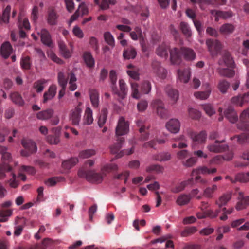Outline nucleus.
I'll return each instance as SVG.
<instances>
[{"label":"nucleus","instance_id":"nucleus-1","mask_svg":"<svg viewBox=\"0 0 249 249\" xmlns=\"http://www.w3.org/2000/svg\"><path fill=\"white\" fill-rule=\"evenodd\" d=\"M129 130V124L125 121L124 117L120 118L116 128V136L117 142L110 146V152L112 154H116V158H120L124 155H130L134 152V147L130 149H124L120 151L124 142V139L120 136L126 134Z\"/></svg>","mask_w":249,"mask_h":249},{"label":"nucleus","instance_id":"nucleus-2","mask_svg":"<svg viewBox=\"0 0 249 249\" xmlns=\"http://www.w3.org/2000/svg\"><path fill=\"white\" fill-rule=\"evenodd\" d=\"M78 176L80 178H84L89 182L92 183H100L104 178V175L102 174L95 172L93 170H85L80 169L78 172Z\"/></svg>","mask_w":249,"mask_h":249},{"label":"nucleus","instance_id":"nucleus-3","mask_svg":"<svg viewBox=\"0 0 249 249\" xmlns=\"http://www.w3.org/2000/svg\"><path fill=\"white\" fill-rule=\"evenodd\" d=\"M208 49L213 57H216L221 52L222 45L217 39H208L206 41Z\"/></svg>","mask_w":249,"mask_h":249},{"label":"nucleus","instance_id":"nucleus-4","mask_svg":"<svg viewBox=\"0 0 249 249\" xmlns=\"http://www.w3.org/2000/svg\"><path fill=\"white\" fill-rule=\"evenodd\" d=\"M22 146L24 149L20 152L22 156L28 157L31 154L36 151L37 147L36 143L31 140L23 139L21 142Z\"/></svg>","mask_w":249,"mask_h":249},{"label":"nucleus","instance_id":"nucleus-5","mask_svg":"<svg viewBox=\"0 0 249 249\" xmlns=\"http://www.w3.org/2000/svg\"><path fill=\"white\" fill-rule=\"evenodd\" d=\"M225 142V139L220 141L216 140L214 142L209 143L207 146V148L211 152L221 153L224 152L227 150L229 147L227 144L223 143Z\"/></svg>","mask_w":249,"mask_h":249},{"label":"nucleus","instance_id":"nucleus-6","mask_svg":"<svg viewBox=\"0 0 249 249\" xmlns=\"http://www.w3.org/2000/svg\"><path fill=\"white\" fill-rule=\"evenodd\" d=\"M119 89H118L116 85H111L113 93L117 95L121 99L125 98L128 92L127 85L123 79H120L119 81Z\"/></svg>","mask_w":249,"mask_h":249},{"label":"nucleus","instance_id":"nucleus-7","mask_svg":"<svg viewBox=\"0 0 249 249\" xmlns=\"http://www.w3.org/2000/svg\"><path fill=\"white\" fill-rule=\"evenodd\" d=\"M81 105L82 103L79 102L74 108L70 111L69 118L73 125H78L81 120L82 112V108L81 107Z\"/></svg>","mask_w":249,"mask_h":249},{"label":"nucleus","instance_id":"nucleus-8","mask_svg":"<svg viewBox=\"0 0 249 249\" xmlns=\"http://www.w3.org/2000/svg\"><path fill=\"white\" fill-rule=\"evenodd\" d=\"M249 108L244 110L240 116V122L237 124L239 129L249 131Z\"/></svg>","mask_w":249,"mask_h":249},{"label":"nucleus","instance_id":"nucleus-9","mask_svg":"<svg viewBox=\"0 0 249 249\" xmlns=\"http://www.w3.org/2000/svg\"><path fill=\"white\" fill-rule=\"evenodd\" d=\"M188 134L193 142V147L195 148V143H203L206 142L207 133L205 131H202L198 133L193 131L188 132Z\"/></svg>","mask_w":249,"mask_h":249},{"label":"nucleus","instance_id":"nucleus-10","mask_svg":"<svg viewBox=\"0 0 249 249\" xmlns=\"http://www.w3.org/2000/svg\"><path fill=\"white\" fill-rule=\"evenodd\" d=\"M136 124L138 127H139V132L141 134L140 138V140L142 141L147 140L149 135L147 131L149 128V124H147L145 121L142 120H138Z\"/></svg>","mask_w":249,"mask_h":249},{"label":"nucleus","instance_id":"nucleus-11","mask_svg":"<svg viewBox=\"0 0 249 249\" xmlns=\"http://www.w3.org/2000/svg\"><path fill=\"white\" fill-rule=\"evenodd\" d=\"M59 15L55 10L52 7L48 8L46 15L47 23L50 26H55L57 24Z\"/></svg>","mask_w":249,"mask_h":249},{"label":"nucleus","instance_id":"nucleus-12","mask_svg":"<svg viewBox=\"0 0 249 249\" xmlns=\"http://www.w3.org/2000/svg\"><path fill=\"white\" fill-rule=\"evenodd\" d=\"M152 67L154 72L160 78L164 79L166 77L167 71L166 69L161 67L160 62L157 61H153Z\"/></svg>","mask_w":249,"mask_h":249},{"label":"nucleus","instance_id":"nucleus-13","mask_svg":"<svg viewBox=\"0 0 249 249\" xmlns=\"http://www.w3.org/2000/svg\"><path fill=\"white\" fill-rule=\"evenodd\" d=\"M38 35L40 36L41 41L43 44L50 47L53 46L51 35L46 29H42L40 32L38 33Z\"/></svg>","mask_w":249,"mask_h":249},{"label":"nucleus","instance_id":"nucleus-14","mask_svg":"<svg viewBox=\"0 0 249 249\" xmlns=\"http://www.w3.org/2000/svg\"><path fill=\"white\" fill-rule=\"evenodd\" d=\"M166 127L171 133H177L180 129V122L177 119H171L166 124Z\"/></svg>","mask_w":249,"mask_h":249},{"label":"nucleus","instance_id":"nucleus-15","mask_svg":"<svg viewBox=\"0 0 249 249\" xmlns=\"http://www.w3.org/2000/svg\"><path fill=\"white\" fill-rule=\"evenodd\" d=\"M171 62L174 64H179L181 60V49L174 48L170 51Z\"/></svg>","mask_w":249,"mask_h":249},{"label":"nucleus","instance_id":"nucleus-16","mask_svg":"<svg viewBox=\"0 0 249 249\" xmlns=\"http://www.w3.org/2000/svg\"><path fill=\"white\" fill-rule=\"evenodd\" d=\"M57 87L55 85H51L47 91L44 92L43 95V103H45L47 101L52 100L56 93Z\"/></svg>","mask_w":249,"mask_h":249},{"label":"nucleus","instance_id":"nucleus-17","mask_svg":"<svg viewBox=\"0 0 249 249\" xmlns=\"http://www.w3.org/2000/svg\"><path fill=\"white\" fill-rule=\"evenodd\" d=\"M225 117L231 123H234L238 120V115L232 107H229L224 111Z\"/></svg>","mask_w":249,"mask_h":249},{"label":"nucleus","instance_id":"nucleus-18","mask_svg":"<svg viewBox=\"0 0 249 249\" xmlns=\"http://www.w3.org/2000/svg\"><path fill=\"white\" fill-rule=\"evenodd\" d=\"M222 63H224L226 66L229 67H232L234 65L233 59L230 53L228 51L224 52L222 55V60L218 61L219 65H222Z\"/></svg>","mask_w":249,"mask_h":249},{"label":"nucleus","instance_id":"nucleus-19","mask_svg":"<svg viewBox=\"0 0 249 249\" xmlns=\"http://www.w3.org/2000/svg\"><path fill=\"white\" fill-rule=\"evenodd\" d=\"M90 100L92 107L98 108L99 104V92L95 89H90L89 91Z\"/></svg>","mask_w":249,"mask_h":249},{"label":"nucleus","instance_id":"nucleus-20","mask_svg":"<svg viewBox=\"0 0 249 249\" xmlns=\"http://www.w3.org/2000/svg\"><path fill=\"white\" fill-rule=\"evenodd\" d=\"M249 93H245L242 95L235 96L231 99V102L240 107H242L245 103L249 101Z\"/></svg>","mask_w":249,"mask_h":249},{"label":"nucleus","instance_id":"nucleus-21","mask_svg":"<svg viewBox=\"0 0 249 249\" xmlns=\"http://www.w3.org/2000/svg\"><path fill=\"white\" fill-rule=\"evenodd\" d=\"M52 243V241L51 239L46 238L42 240L41 244H36L29 248L20 247L18 249H46V247L51 244Z\"/></svg>","mask_w":249,"mask_h":249},{"label":"nucleus","instance_id":"nucleus-22","mask_svg":"<svg viewBox=\"0 0 249 249\" xmlns=\"http://www.w3.org/2000/svg\"><path fill=\"white\" fill-rule=\"evenodd\" d=\"M238 199L239 201L237 203L236 206L237 210H242L249 205V196L244 197L243 193H239Z\"/></svg>","mask_w":249,"mask_h":249},{"label":"nucleus","instance_id":"nucleus-23","mask_svg":"<svg viewBox=\"0 0 249 249\" xmlns=\"http://www.w3.org/2000/svg\"><path fill=\"white\" fill-rule=\"evenodd\" d=\"M165 90L169 98L173 102V103H175L178 99L179 94L178 91L173 89L170 86H167L165 88Z\"/></svg>","mask_w":249,"mask_h":249},{"label":"nucleus","instance_id":"nucleus-24","mask_svg":"<svg viewBox=\"0 0 249 249\" xmlns=\"http://www.w3.org/2000/svg\"><path fill=\"white\" fill-rule=\"evenodd\" d=\"M12 52V47L9 42L3 43L0 48V53L2 56L6 59L9 57Z\"/></svg>","mask_w":249,"mask_h":249},{"label":"nucleus","instance_id":"nucleus-25","mask_svg":"<svg viewBox=\"0 0 249 249\" xmlns=\"http://www.w3.org/2000/svg\"><path fill=\"white\" fill-rule=\"evenodd\" d=\"M178 79L183 83H187L190 77V69L187 68L183 70H178Z\"/></svg>","mask_w":249,"mask_h":249},{"label":"nucleus","instance_id":"nucleus-26","mask_svg":"<svg viewBox=\"0 0 249 249\" xmlns=\"http://www.w3.org/2000/svg\"><path fill=\"white\" fill-rule=\"evenodd\" d=\"M10 98L13 103L18 106H23L25 104L21 95L18 92L15 91L11 93Z\"/></svg>","mask_w":249,"mask_h":249},{"label":"nucleus","instance_id":"nucleus-27","mask_svg":"<svg viewBox=\"0 0 249 249\" xmlns=\"http://www.w3.org/2000/svg\"><path fill=\"white\" fill-rule=\"evenodd\" d=\"M54 113V111L51 108L40 111L37 113L36 117L39 120H46L51 119Z\"/></svg>","mask_w":249,"mask_h":249},{"label":"nucleus","instance_id":"nucleus-28","mask_svg":"<svg viewBox=\"0 0 249 249\" xmlns=\"http://www.w3.org/2000/svg\"><path fill=\"white\" fill-rule=\"evenodd\" d=\"M169 50V46L163 43L158 47L156 52L158 55L166 58L168 56Z\"/></svg>","mask_w":249,"mask_h":249},{"label":"nucleus","instance_id":"nucleus-29","mask_svg":"<svg viewBox=\"0 0 249 249\" xmlns=\"http://www.w3.org/2000/svg\"><path fill=\"white\" fill-rule=\"evenodd\" d=\"M181 52L182 55L187 60H194L196 57V53L194 51L188 48H181Z\"/></svg>","mask_w":249,"mask_h":249},{"label":"nucleus","instance_id":"nucleus-30","mask_svg":"<svg viewBox=\"0 0 249 249\" xmlns=\"http://www.w3.org/2000/svg\"><path fill=\"white\" fill-rule=\"evenodd\" d=\"M235 30V27L233 25L230 23H225L223 24L219 28L220 33L224 35H227L232 34Z\"/></svg>","mask_w":249,"mask_h":249},{"label":"nucleus","instance_id":"nucleus-31","mask_svg":"<svg viewBox=\"0 0 249 249\" xmlns=\"http://www.w3.org/2000/svg\"><path fill=\"white\" fill-rule=\"evenodd\" d=\"M193 183V177L188 179L187 180L183 181L178 184L176 188L172 190L174 193H178L182 191L187 186L189 185H192Z\"/></svg>","mask_w":249,"mask_h":249},{"label":"nucleus","instance_id":"nucleus-32","mask_svg":"<svg viewBox=\"0 0 249 249\" xmlns=\"http://www.w3.org/2000/svg\"><path fill=\"white\" fill-rule=\"evenodd\" d=\"M179 28L183 35L186 37L188 38L192 36V30L188 23L182 21L180 23Z\"/></svg>","mask_w":249,"mask_h":249},{"label":"nucleus","instance_id":"nucleus-33","mask_svg":"<svg viewBox=\"0 0 249 249\" xmlns=\"http://www.w3.org/2000/svg\"><path fill=\"white\" fill-rule=\"evenodd\" d=\"M211 92V89L209 85H207V88L204 91H197L194 94L195 97L198 99L205 100L207 99Z\"/></svg>","mask_w":249,"mask_h":249},{"label":"nucleus","instance_id":"nucleus-34","mask_svg":"<svg viewBox=\"0 0 249 249\" xmlns=\"http://www.w3.org/2000/svg\"><path fill=\"white\" fill-rule=\"evenodd\" d=\"M58 46L61 54L65 58H70L71 56V53L67 48V46L63 41H58Z\"/></svg>","mask_w":249,"mask_h":249},{"label":"nucleus","instance_id":"nucleus-35","mask_svg":"<svg viewBox=\"0 0 249 249\" xmlns=\"http://www.w3.org/2000/svg\"><path fill=\"white\" fill-rule=\"evenodd\" d=\"M118 170V165L115 163H109L104 165L101 168L102 174L106 176L107 174Z\"/></svg>","mask_w":249,"mask_h":249},{"label":"nucleus","instance_id":"nucleus-36","mask_svg":"<svg viewBox=\"0 0 249 249\" xmlns=\"http://www.w3.org/2000/svg\"><path fill=\"white\" fill-rule=\"evenodd\" d=\"M171 158V154L168 152H161L153 156V159L154 160L160 162L168 161Z\"/></svg>","mask_w":249,"mask_h":249},{"label":"nucleus","instance_id":"nucleus-37","mask_svg":"<svg viewBox=\"0 0 249 249\" xmlns=\"http://www.w3.org/2000/svg\"><path fill=\"white\" fill-rule=\"evenodd\" d=\"M84 124L89 125L93 123L92 111L90 108L87 107L84 114Z\"/></svg>","mask_w":249,"mask_h":249},{"label":"nucleus","instance_id":"nucleus-38","mask_svg":"<svg viewBox=\"0 0 249 249\" xmlns=\"http://www.w3.org/2000/svg\"><path fill=\"white\" fill-rule=\"evenodd\" d=\"M70 77H66L64 72L60 71L58 73L57 80L59 85L61 88H66L68 83V79Z\"/></svg>","mask_w":249,"mask_h":249},{"label":"nucleus","instance_id":"nucleus-39","mask_svg":"<svg viewBox=\"0 0 249 249\" xmlns=\"http://www.w3.org/2000/svg\"><path fill=\"white\" fill-rule=\"evenodd\" d=\"M137 54L136 50L134 48H128L125 49L123 52V56L125 59H134Z\"/></svg>","mask_w":249,"mask_h":249},{"label":"nucleus","instance_id":"nucleus-40","mask_svg":"<svg viewBox=\"0 0 249 249\" xmlns=\"http://www.w3.org/2000/svg\"><path fill=\"white\" fill-rule=\"evenodd\" d=\"M78 162V160L76 158H72L68 160H65L62 162V166L63 168L69 170L74 166Z\"/></svg>","mask_w":249,"mask_h":249},{"label":"nucleus","instance_id":"nucleus-41","mask_svg":"<svg viewBox=\"0 0 249 249\" xmlns=\"http://www.w3.org/2000/svg\"><path fill=\"white\" fill-rule=\"evenodd\" d=\"M68 77H70V80L69 81V89L71 91H74L76 89L77 87V85L75 83V82L77 80L76 76L73 72L71 71L68 73Z\"/></svg>","mask_w":249,"mask_h":249},{"label":"nucleus","instance_id":"nucleus-42","mask_svg":"<svg viewBox=\"0 0 249 249\" xmlns=\"http://www.w3.org/2000/svg\"><path fill=\"white\" fill-rule=\"evenodd\" d=\"M83 58L86 64L88 67L92 68L94 67L95 61L90 53H85L83 55Z\"/></svg>","mask_w":249,"mask_h":249},{"label":"nucleus","instance_id":"nucleus-43","mask_svg":"<svg viewBox=\"0 0 249 249\" xmlns=\"http://www.w3.org/2000/svg\"><path fill=\"white\" fill-rule=\"evenodd\" d=\"M191 199L190 196L186 194H181L178 197L176 202L179 206L188 204Z\"/></svg>","mask_w":249,"mask_h":249},{"label":"nucleus","instance_id":"nucleus-44","mask_svg":"<svg viewBox=\"0 0 249 249\" xmlns=\"http://www.w3.org/2000/svg\"><path fill=\"white\" fill-rule=\"evenodd\" d=\"M231 198V194H224L216 201V204L218 206L219 208H221L223 206L225 205Z\"/></svg>","mask_w":249,"mask_h":249},{"label":"nucleus","instance_id":"nucleus-45","mask_svg":"<svg viewBox=\"0 0 249 249\" xmlns=\"http://www.w3.org/2000/svg\"><path fill=\"white\" fill-rule=\"evenodd\" d=\"M218 73L223 76L232 77L234 75V71L227 68H219L217 70Z\"/></svg>","mask_w":249,"mask_h":249},{"label":"nucleus","instance_id":"nucleus-46","mask_svg":"<svg viewBox=\"0 0 249 249\" xmlns=\"http://www.w3.org/2000/svg\"><path fill=\"white\" fill-rule=\"evenodd\" d=\"M231 140L237 139V142L240 144H243L249 142V134L248 133H243L240 135L231 137Z\"/></svg>","mask_w":249,"mask_h":249},{"label":"nucleus","instance_id":"nucleus-47","mask_svg":"<svg viewBox=\"0 0 249 249\" xmlns=\"http://www.w3.org/2000/svg\"><path fill=\"white\" fill-rule=\"evenodd\" d=\"M46 83L45 79H40L36 81L33 84V88L38 92H41L44 89V85Z\"/></svg>","mask_w":249,"mask_h":249},{"label":"nucleus","instance_id":"nucleus-48","mask_svg":"<svg viewBox=\"0 0 249 249\" xmlns=\"http://www.w3.org/2000/svg\"><path fill=\"white\" fill-rule=\"evenodd\" d=\"M96 154V151L94 149H89L82 150L80 152L79 157L82 159L89 158Z\"/></svg>","mask_w":249,"mask_h":249},{"label":"nucleus","instance_id":"nucleus-49","mask_svg":"<svg viewBox=\"0 0 249 249\" xmlns=\"http://www.w3.org/2000/svg\"><path fill=\"white\" fill-rule=\"evenodd\" d=\"M107 116V108H103L101 110V114L98 119V125L102 127L105 124Z\"/></svg>","mask_w":249,"mask_h":249},{"label":"nucleus","instance_id":"nucleus-50","mask_svg":"<svg viewBox=\"0 0 249 249\" xmlns=\"http://www.w3.org/2000/svg\"><path fill=\"white\" fill-rule=\"evenodd\" d=\"M130 85L132 97L135 99H139L140 97V94L138 90V84L136 82L131 81Z\"/></svg>","mask_w":249,"mask_h":249},{"label":"nucleus","instance_id":"nucleus-51","mask_svg":"<svg viewBox=\"0 0 249 249\" xmlns=\"http://www.w3.org/2000/svg\"><path fill=\"white\" fill-rule=\"evenodd\" d=\"M12 213V210L10 209L0 210V222H5L8 220V217L10 216Z\"/></svg>","mask_w":249,"mask_h":249},{"label":"nucleus","instance_id":"nucleus-52","mask_svg":"<svg viewBox=\"0 0 249 249\" xmlns=\"http://www.w3.org/2000/svg\"><path fill=\"white\" fill-rule=\"evenodd\" d=\"M233 14L232 11H217L216 12V18H215L216 20H218L217 18H221L224 19H227L228 18H230L233 16Z\"/></svg>","mask_w":249,"mask_h":249},{"label":"nucleus","instance_id":"nucleus-53","mask_svg":"<svg viewBox=\"0 0 249 249\" xmlns=\"http://www.w3.org/2000/svg\"><path fill=\"white\" fill-rule=\"evenodd\" d=\"M230 84L226 80H220L217 85V88L220 92L222 93H225L228 88H229Z\"/></svg>","mask_w":249,"mask_h":249},{"label":"nucleus","instance_id":"nucleus-54","mask_svg":"<svg viewBox=\"0 0 249 249\" xmlns=\"http://www.w3.org/2000/svg\"><path fill=\"white\" fill-rule=\"evenodd\" d=\"M104 37L106 43L113 47L115 46V40L113 36L109 32H106L104 34Z\"/></svg>","mask_w":249,"mask_h":249},{"label":"nucleus","instance_id":"nucleus-55","mask_svg":"<svg viewBox=\"0 0 249 249\" xmlns=\"http://www.w3.org/2000/svg\"><path fill=\"white\" fill-rule=\"evenodd\" d=\"M20 65L21 68L23 69H30L31 66V63L30 57L25 56L22 57L20 61Z\"/></svg>","mask_w":249,"mask_h":249},{"label":"nucleus","instance_id":"nucleus-56","mask_svg":"<svg viewBox=\"0 0 249 249\" xmlns=\"http://www.w3.org/2000/svg\"><path fill=\"white\" fill-rule=\"evenodd\" d=\"M12 168L8 164L0 165V179H2L5 177L6 172H10L12 171Z\"/></svg>","mask_w":249,"mask_h":249},{"label":"nucleus","instance_id":"nucleus-57","mask_svg":"<svg viewBox=\"0 0 249 249\" xmlns=\"http://www.w3.org/2000/svg\"><path fill=\"white\" fill-rule=\"evenodd\" d=\"M235 179L236 181H238L243 183L249 181V172L237 174L235 176Z\"/></svg>","mask_w":249,"mask_h":249},{"label":"nucleus","instance_id":"nucleus-58","mask_svg":"<svg viewBox=\"0 0 249 249\" xmlns=\"http://www.w3.org/2000/svg\"><path fill=\"white\" fill-rule=\"evenodd\" d=\"M3 152H1V154L2 155V160L3 162L2 164H8L9 165V163L10 162L11 160V154L7 151V149L4 147V150H3Z\"/></svg>","mask_w":249,"mask_h":249},{"label":"nucleus","instance_id":"nucleus-59","mask_svg":"<svg viewBox=\"0 0 249 249\" xmlns=\"http://www.w3.org/2000/svg\"><path fill=\"white\" fill-rule=\"evenodd\" d=\"M141 90L144 94H148L151 90V84L148 80L144 81L141 85Z\"/></svg>","mask_w":249,"mask_h":249},{"label":"nucleus","instance_id":"nucleus-60","mask_svg":"<svg viewBox=\"0 0 249 249\" xmlns=\"http://www.w3.org/2000/svg\"><path fill=\"white\" fill-rule=\"evenodd\" d=\"M174 140L177 142H178V147L179 148H186L187 146L186 143V139L183 135H181L179 137H177L174 139Z\"/></svg>","mask_w":249,"mask_h":249},{"label":"nucleus","instance_id":"nucleus-61","mask_svg":"<svg viewBox=\"0 0 249 249\" xmlns=\"http://www.w3.org/2000/svg\"><path fill=\"white\" fill-rule=\"evenodd\" d=\"M197 231V229L196 227H187L185 229L181 232V235L183 237L188 236L192 234L195 233Z\"/></svg>","mask_w":249,"mask_h":249},{"label":"nucleus","instance_id":"nucleus-62","mask_svg":"<svg viewBox=\"0 0 249 249\" xmlns=\"http://www.w3.org/2000/svg\"><path fill=\"white\" fill-rule=\"evenodd\" d=\"M194 26L196 28V31L198 33L199 35H200L202 34V32L204 31V24L203 22L197 19H196V20H194V21H193Z\"/></svg>","mask_w":249,"mask_h":249},{"label":"nucleus","instance_id":"nucleus-63","mask_svg":"<svg viewBox=\"0 0 249 249\" xmlns=\"http://www.w3.org/2000/svg\"><path fill=\"white\" fill-rule=\"evenodd\" d=\"M217 187L216 185H213L212 187H207L203 192V196L207 198H212L213 194L216 190Z\"/></svg>","mask_w":249,"mask_h":249},{"label":"nucleus","instance_id":"nucleus-64","mask_svg":"<svg viewBox=\"0 0 249 249\" xmlns=\"http://www.w3.org/2000/svg\"><path fill=\"white\" fill-rule=\"evenodd\" d=\"M163 170V167L158 164H153L146 168L147 172L154 171L157 173H162Z\"/></svg>","mask_w":249,"mask_h":249}]
</instances>
